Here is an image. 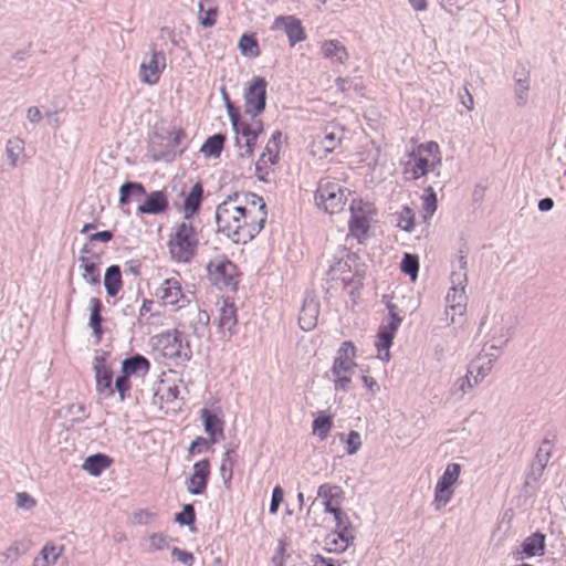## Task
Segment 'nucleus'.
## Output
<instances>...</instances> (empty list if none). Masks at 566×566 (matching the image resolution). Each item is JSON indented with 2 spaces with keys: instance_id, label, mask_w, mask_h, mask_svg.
I'll list each match as a JSON object with an SVG mask.
<instances>
[{
  "instance_id": "nucleus-1",
  "label": "nucleus",
  "mask_w": 566,
  "mask_h": 566,
  "mask_svg": "<svg viewBox=\"0 0 566 566\" xmlns=\"http://www.w3.org/2000/svg\"><path fill=\"white\" fill-rule=\"evenodd\" d=\"M442 163L441 150L436 142L418 145L409 155L403 165L405 180H417L430 171H434Z\"/></svg>"
},
{
  "instance_id": "nucleus-2",
  "label": "nucleus",
  "mask_w": 566,
  "mask_h": 566,
  "mask_svg": "<svg viewBox=\"0 0 566 566\" xmlns=\"http://www.w3.org/2000/svg\"><path fill=\"white\" fill-rule=\"evenodd\" d=\"M199 244V234L190 220H185L177 226L174 238L168 247L171 258L177 262H189L196 254Z\"/></svg>"
},
{
  "instance_id": "nucleus-3",
  "label": "nucleus",
  "mask_w": 566,
  "mask_h": 566,
  "mask_svg": "<svg viewBox=\"0 0 566 566\" xmlns=\"http://www.w3.org/2000/svg\"><path fill=\"white\" fill-rule=\"evenodd\" d=\"M242 210L229 196L217 206L214 212L217 231L237 244L242 243Z\"/></svg>"
},
{
  "instance_id": "nucleus-4",
  "label": "nucleus",
  "mask_w": 566,
  "mask_h": 566,
  "mask_svg": "<svg viewBox=\"0 0 566 566\" xmlns=\"http://www.w3.org/2000/svg\"><path fill=\"white\" fill-rule=\"evenodd\" d=\"M358 273V256L356 253L348 251L345 247H338L326 272L328 279L339 281L345 287L354 282Z\"/></svg>"
},
{
  "instance_id": "nucleus-5",
  "label": "nucleus",
  "mask_w": 566,
  "mask_h": 566,
  "mask_svg": "<svg viewBox=\"0 0 566 566\" xmlns=\"http://www.w3.org/2000/svg\"><path fill=\"white\" fill-rule=\"evenodd\" d=\"M208 277L219 290H234L238 285L237 265L226 255H217L206 266Z\"/></svg>"
},
{
  "instance_id": "nucleus-6",
  "label": "nucleus",
  "mask_w": 566,
  "mask_h": 566,
  "mask_svg": "<svg viewBox=\"0 0 566 566\" xmlns=\"http://www.w3.org/2000/svg\"><path fill=\"white\" fill-rule=\"evenodd\" d=\"M462 467L459 463H449L434 486L433 506L436 510L444 507L454 495V486L461 475Z\"/></svg>"
},
{
  "instance_id": "nucleus-7",
  "label": "nucleus",
  "mask_w": 566,
  "mask_h": 566,
  "mask_svg": "<svg viewBox=\"0 0 566 566\" xmlns=\"http://www.w3.org/2000/svg\"><path fill=\"white\" fill-rule=\"evenodd\" d=\"M315 202L326 213L333 214L343 210L345 195L343 188L332 181H321L315 191Z\"/></svg>"
},
{
  "instance_id": "nucleus-8",
  "label": "nucleus",
  "mask_w": 566,
  "mask_h": 566,
  "mask_svg": "<svg viewBox=\"0 0 566 566\" xmlns=\"http://www.w3.org/2000/svg\"><path fill=\"white\" fill-rule=\"evenodd\" d=\"M268 82L264 77L255 76L244 87V112L247 115L256 117L264 112L266 106Z\"/></svg>"
},
{
  "instance_id": "nucleus-9",
  "label": "nucleus",
  "mask_w": 566,
  "mask_h": 566,
  "mask_svg": "<svg viewBox=\"0 0 566 566\" xmlns=\"http://www.w3.org/2000/svg\"><path fill=\"white\" fill-rule=\"evenodd\" d=\"M232 129L235 134V146L240 149V157H251L258 137L263 133V122L252 117V123L249 124L240 118V125Z\"/></svg>"
},
{
  "instance_id": "nucleus-10",
  "label": "nucleus",
  "mask_w": 566,
  "mask_h": 566,
  "mask_svg": "<svg viewBox=\"0 0 566 566\" xmlns=\"http://www.w3.org/2000/svg\"><path fill=\"white\" fill-rule=\"evenodd\" d=\"M158 343L161 345L163 355L171 359L188 361L192 357L189 343L178 329L165 332L159 335Z\"/></svg>"
},
{
  "instance_id": "nucleus-11",
  "label": "nucleus",
  "mask_w": 566,
  "mask_h": 566,
  "mask_svg": "<svg viewBox=\"0 0 566 566\" xmlns=\"http://www.w3.org/2000/svg\"><path fill=\"white\" fill-rule=\"evenodd\" d=\"M166 67V55L163 51L151 48L149 55H145L140 64L139 77L146 84H156Z\"/></svg>"
},
{
  "instance_id": "nucleus-12",
  "label": "nucleus",
  "mask_w": 566,
  "mask_h": 566,
  "mask_svg": "<svg viewBox=\"0 0 566 566\" xmlns=\"http://www.w3.org/2000/svg\"><path fill=\"white\" fill-rule=\"evenodd\" d=\"M242 232H241V241L242 243H248L252 239L259 234L265 226L268 219V211H256V210H242Z\"/></svg>"
},
{
  "instance_id": "nucleus-13",
  "label": "nucleus",
  "mask_w": 566,
  "mask_h": 566,
  "mask_svg": "<svg viewBox=\"0 0 566 566\" xmlns=\"http://www.w3.org/2000/svg\"><path fill=\"white\" fill-rule=\"evenodd\" d=\"M350 218L348 220L349 233L359 241L367 234L369 229V220L367 213L370 212L369 205L361 207V202L356 203L355 200L349 206Z\"/></svg>"
},
{
  "instance_id": "nucleus-14",
  "label": "nucleus",
  "mask_w": 566,
  "mask_h": 566,
  "mask_svg": "<svg viewBox=\"0 0 566 566\" xmlns=\"http://www.w3.org/2000/svg\"><path fill=\"white\" fill-rule=\"evenodd\" d=\"M283 28L287 39L289 44L294 46L296 43L302 42L306 39L305 30L302 25L300 19L294 15H280L276 17L272 29Z\"/></svg>"
},
{
  "instance_id": "nucleus-15",
  "label": "nucleus",
  "mask_w": 566,
  "mask_h": 566,
  "mask_svg": "<svg viewBox=\"0 0 566 566\" xmlns=\"http://www.w3.org/2000/svg\"><path fill=\"white\" fill-rule=\"evenodd\" d=\"M105 354L94 358L93 369L95 371L96 389L101 395L111 397L114 394L113 371L105 365Z\"/></svg>"
},
{
  "instance_id": "nucleus-16",
  "label": "nucleus",
  "mask_w": 566,
  "mask_h": 566,
  "mask_svg": "<svg viewBox=\"0 0 566 566\" xmlns=\"http://www.w3.org/2000/svg\"><path fill=\"white\" fill-rule=\"evenodd\" d=\"M210 476V462L202 459L193 464V473L188 479L187 490L193 495H201L206 492Z\"/></svg>"
},
{
  "instance_id": "nucleus-17",
  "label": "nucleus",
  "mask_w": 566,
  "mask_h": 566,
  "mask_svg": "<svg viewBox=\"0 0 566 566\" xmlns=\"http://www.w3.org/2000/svg\"><path fill=\"white\" fill-rule=\"evenodd\" d=\"M355 354L356 348L352 342L346 340L342 343L334 358L331 373L337 374L339 370L343 373H354L357 366L354 361Z\"/></svg>"
},
{
  "instance_id": "nucleus-18",
  "label": "nucleus",
  "mask_w": 566,
  "mask_h": 566,
  "mask_svg": "<svg viewBox=\"0 0 566 566\" xmlns=\"http://www.w3.org/2000/svg\"><path fill=\"white\" fill-rule=\"evenodd\" d=\"M145 200L137 208L138 214H160L168 209V198L164 190L144 195Z\"/></svg>"
},
{
  "instance_id": "nucleus-19",
  "label": "nucleus",
  "mask_w": 566,
  "mask_h": 566,
  "mask_svg": "<svg viewBox=\"0 0 566 566\" xmlns=\"http://www.w3.org/2000/svg\"><path fill=\"white\" fill-rule=\"evenodd\" d=\"M156 296L166 306H180L179 302L184 298V293L178 280L167 279L157 289Z\"/></svg>"
},
{
  "instance_id": "nucleus-20",
  "label": "nucleus",
  "mask_w": 566,
  "mask_h": 566,
  "mask_svg": "<svg viewBox=\"0 0 566 566\" xmlns=\"http://www.w3.org/2000/svg\"><path fill=\"white\" fill-rule=\"evenodd\" d=\"M319 304L313 297H306L298 315V324L303 331H312L318 321Z\"/></svg>"
},
{
  "instance_id": "nucleus-21",
  "label": "nucleus",
  "mask_w": 566,
  "mask_h": 566,
  "mask_svg": "<svg viewBox=\"0 0 566 566\" xmlns=\"http://www.w3.org/2000/svg\"><path fill=\"white\" fill-rule=\"evenodd\" d=\"M334 520L336 522V534L340 539V545L339 547H335V551L339 549L343 552L355 538L354 528L348 515L342 509L334 515Z\"/></svg>"
},
{
  "instance_id": "nucleus-22",
  "label": "nucleus",
  "mask_w": 566,
  "mask_h": 566,
  "mask_svg": "<svg viewBox=\"0 0 566 566\" xmlns=\"http://www.w3.org/2000/svg\"><path fill=\"white\" fill-rule=\"evenodd\" d=\"M323 56L333 65L344 64L349 55L345 45L338 40H326L321 45Z\"/></svg>"
},
{
  "instance_id": "nucleus-23",
  "label": "nucleus",
  "mask_w": 566,
  "mask_h": 566,
  "mask_svg": "<svg viewBox=\"0 0 566 566\" xmlns=\"http://www.w3.org/2000/svg\"><path fill=\"white\" fill-rule=\"evenodd\" d=\"M201 419L205 432L210 437L211 443H217L220 439H224L223 421L216 413L203 408L201 410Z\"/></svg>"
},
{
  "instance_id": "nucleus-24",
  "label": "nucleus",
  "mask_w": 566,
  "mask_h": 566,
  "mask_svg": "<svg viewBox=\"0 0 566 566\" xmlns=\"http://www.w3.org/2000/svg\"><path fill=\"white\" fill-rule=\"evenodd\" d=\"M203 199V186L201 182H196L190 191L186 195L184 200V219L190 220L200 210Z\"/></svg>"
},
{
  "instance_id": "nucleus-25",
  "label": "nucleus",
  "mask_w": 566,
  "mask_h": 566,
  "mask_svg": "<svg viewBox=\"0 0 566 566\" xmlns=\"http://www.w3.org/2000/svg\"><path fill=\"white\" fill-rule=\"evenodd\" d=\"M229 197L241 210L268 211L266 203L261 196L253 192H233Z\"/></svg>"
},
{
  "instance_id": "nucleus-26",
  "label": "nucleus",
  "mask_w": 566,
  "mask_h": 566,
  "mask_svg": "<svg viewBox=\"0 0 566 566\" xmlns=\"http://www.w3.org/2000/svg\"><path fill=\"white\" fill-rule=\"evenodd\" d=\"M149 368V360L140 354H135L122 361V373L128 376H145Z\"/></svg>"
},
{
  "instance_id": "nucleus-27",
  "label": "nucleus",
  "mask_w": 566,
  "mask_h": 566,
  "mask_svg": "<svg viewBox=\"0 0 566 566\" xmlns=\"http://www.w3.org/2000/svg\"><path fill=\"white\" fill-rule=\"evenodd\" d=\"M113 463V459L105 453H95L87 457L82 464V469L93 476H98L103 471L108 469Z\"/></svg>"
},
{
  "instance_id": "nucleus-28",
  "label": "nucleus",
  "mask_w": 566,
  "mask_h": 566,
  "mask_svg": "<svg viewBox=\"0 0 566 566\" xmlns=\"http://www.w3.org/2000/svg\"><path fill=\"white\" fill-rule=\"evenodd\" d=\"M522 552L526 557L543 556L545 553V535L536 532L522 543Z\"/></svg>"
},
{
  "instance_id": "nucleus-29",
  "label": "nucleus",
  "mask_w": 566,
  "mask_h": 566,
  "mask_svg": "<svg viewBox=\"0 0 566 566\" xmlns=\"http://www.w3.org/2000/svg\"><path fill=\"white\" fill-rule=\"evenodd\" d=\"M146 195V189L143 184L137 181H126L119 188V205L126 206L132 200H137Z\"/></svg>"
},
{
  "instance_id": "nucleus-30",
  "label": "nucleus",
  "mask_w": 566,
  "mask_h": 566,
  "mask_svg": "<svg viewBox=\"0 0 566 566\" xmlns=\"http://www.w3.org/2000/svg\"><path fill=\"white\" fill-rule=\"evenodd\" d=\"M104 286L111 297H115L122 289V272L119 265H111L104 275Z\"/></svg>"
},
{
  "instance_id": "nucleus-31",
  "label": "nucleus",
  "mask_w": 566,
  "mask_h": 566,
  "mask_svg": "<svg viewBox=\"0 0 566 566\" xmlns=\"http://www.w3.org/2000/svg\"><path fill=\"white\" fill-rule=\"evenodd\" d=\"M62 551L63 547H59L53 543H46L34 558L32 566H53Z\"/></svg>"
},
{
  "instance_id": "nucleus-32",
  "label": "nucleus",
  "mask_w": 566,
  "mask_h": 566,
  "mask_svg": "<svg viewBox=\"0 0 566 566\" xmlns=\"http://www.w3.org/2000/svg\"><path fill=\"white\" fill-rule=\"evenodd\" d=\"M103 304L99 298L92 297L90 300V321L88 326L93 329L95 337L101 338L103 334L102 323L104 321L102 316Z\"/></svg>"
},
{
  "instance_id": "nucleus-33",
  "label": "nucleus",
  "mask_w": 566,
  "mask_h": 566,
  "mask_svg": "<svg viewBox=\"0 0 566 566\" xmlns=\"http://www.w3.org/2000/svg\"><path fill=\"white\" fill-rule=\"evenodd\" d=\"M210 316L206 311H197L193 317L190 319V328L192 335L197 339H202L209 334Z\"/></svg>"
},
{
  "instance_id": "nucleus-34",
  "label": "nucleus",
  "mask_w": 566,
  "mask_h": 566,
  "mask_svg": "<svg viewBox=\"0 0 566 566\" xmlns=\"http://www.w3.org/2000/svg\"><path fill=\"white\" fill-rule=\"evenodd\" d=\"M448 307L452 315H463L467 308V295L464 289L452 287L447 295Z\"/></svg>"
},
{
  "instance_id": "nucleus-35",
  "label": "nucleus",
  "mask_w": 566,
  "mask_h": 566,
  "mask_svg": "<svg viewBox=\"0 0 566 566\" xmlns=\"http://www.w3.org/2000/svg\"><path fill=\"white\" fill-rule=\"evenodd\" d=\"M238 323L237 310L233 303L223 302L219 315V328L232 333Z\"/></svg>"
},
{
  "instance_id": "nucleus-36",
  "label": "nucleus",
  "mask_w": 566,
  "mask_h": 566,
  "mask_svg": "<svg viewBox=\"0 0 566 566\" xmlns=\"http://www.w3.org/2000/svg\"><path fill=\"white\" fill-rule=\"evenodd\" d=\"M374 345L378 353V359L381 361L389 360V322H382Z\"/></svg>"
},
{
  "instance_id": "nucleus-37",
  "label": "nucleus",
  "mask_w": 566,
  "mask_h": 566,
  "mask_svg": "<svg viewBox=\"0 0 566 566\" xmlns=\"http://www.w3.org/2000/svg\"><path fill=\"white\" fill-rule=\"evenodd\" d=\"M218 8L213 0L199 1V20L202 27L210 28L216 24Z\"/></svg>"
},
{
  "instance_id": "nucleus-38",
  "label": "nucleus",
  "mask_w": 566,
  "mask_h": 566,
  "mask_svg": "<svg viewBox=\"0 0 566 566\" xmlns=\"http://www.w3.org/2000/svg\"><path fill=\"white\" fill-rule=\"evenodd\" d=\"M226 136L223 134H214L209 136L201 147V153L206 157L218 158L223 149Z\"/></svg>"
},
{
  "instance_id": "nucleus-39",
  "label": "nucleus",
  "mask_w": 566,
  "mask_h": 566,
  "mask_svg": "<svg viewBox=\"0 0 566 566\" xmlns=\"http://www.w3.org/2000/svg\"><path fill=\"white\" fill-rule=\"evenodd\" d=\"M317 495L323 499V501L335 502V504H340L344 491L338 485H332L328 483L319 485L317 490Z\"/></svg>"
},
{
  "instance_id": "nucleus-40",
  "label": "nucleus",
  "mask_w": 566,
  "mask_h": 566,
  "mask_svg": "<svg viewBox=\"0 0 566 566\" xmlns=\"http://www.w3.org/2000/svg\"><path fill=\"white\" fill-rule=\"evenodd\" d=\"M238 46L244 56L256 57L260 55L258 41L252 34H243L239 40Z\"/></svg>"
},
{
  "instance_id": "nucleus-41",
  "label": "nucleus",
  "mask_w": 566,
  "mask_h": 566,
  "mask_svg": "<svg viewBox=\"0 0 566 566\" xmlns=\"http://www.w3.org/2000/svg\"><path fill=\"white\" fill-rule=\"evenodd\" d=\"M339 144V137L335 133H326L324 137L315 143L314 153H323L324 156L332 153Z\"/></svg>"
},
{
  "instance_id": "nucleus-42",
  "label": "nucleus",
  "mask_w": 566,
  "mask_h": 566,
  "mask_svg": "<svg viewBox=\"0 0 566 566\" xmlns=\"http://www.w3.org/2000/svg\"><path fill=\"white\" fill-rule=\"evenodd\" d=\"M437 210V196L431 186L424 189L422 196V217L429 219L433 216Z\"/></svg>"
},
{
  "instance_id": "nucleus-43",
  "label": "nucleus",
  "mask_w": 566,
  "mask_h": 566,
  "mask_svg": "<svg viewBox=\"0 0 566 566\" xmlns=\"http://www.w3.org/2000/svg\"><path fill=\"white\" fill-rule=\"evenodd\" d=\"M400 269L405 274L410 276V280L412 282H415L418 276V271H419L418 256L413 255V254L406 253L401 261Z\"/></svg>"
},
{
  "instance_id": "nucleus-44",
  "label": "nucleus",
  "mask_w": 566,
  "mask_h": 566,
  "mask_svg": "<svg viewBox=\"0 0 566 566\" xmlns=\"http://www.w3.org/2000/svg\"><path fill=\"white\" fill-rule=\"evenodd\" d=\"M333 426L332 417L321 415L313 420V431L323 440L328 436Z\"/></svg>"
},
{
  "instance_id": "nucleus-45",
  "label": "nucleus",
  "mask_w": 566,
  "mask_h": 566,
  "mask_svg": "<svg viewBox=\"0 0 566 566\" xmlns=\"http://www.w3.org/2000/svg\"><path fill=\"white\" fill-rule=\"evenodd\" d=\"M220 91H221L222 99H223L224 106L227 108V112H228V115H229V118L231 122V126H232V128H237L238 125H240V116H241L240 112L234 106V104L231 102L226 87L222 86Z\"/></svg>"
},
{
  "instance_id": "nucleus-46",
  "label": "nucleus",
  "mask_w": 566,
  "mask_h": 566,
  "mask_svg": "<svg viewBox=\"0 0 566 566\" xmlns=\"http://www.w3.org/2000/svg\"><path fill=\"white\" fill-rule=\"evenodd\" d=\"M397 227L405 231H412L415 228V212L406 207L397 216Z\"/></svg>"
},
{
  "instance_id": "nucleus-47",
  "label": "nucleus",
  "mask_w": 566,
  "mask_h": 566,
  "mask_svg": "<svg viewBox=\"0 0 566 566\" xmlns=\"http://www.w3.org/2000/svg\"><path fill=\"white\" fill-rule=\"evenodd\" d=\"M175 522L180 525L192 526L196 522V513L192 504H185L182 511L175 515Z\"/></svg>"
},
{
  "instance_id": "nucleus-48",
  "label": "nucleus",
  "mask_w": 566,
  "mask_h": 566,
  "mask_svg": "<svg viewBox=\"0 0 566 566\" xmlns=\"http://www.w3.org/2000/svg\"><path fill=\"white\" fill-rule=\"evenodd\" d=\"M21 151H22V140L17 138L14 140L8 142L7 148H6V154H7L8 163L11 167H14L17 165V160H18V157L21 154Z\"/></svg>"
},
{
  "instance_id": "nucleus-49",
  "label": "nucleus",
  "mask_w": 566,
  "mask_h": 566,
  "mask_svg": "<svg viewBox=\"0 0 566 566\" xmlns=\"http://www.w3.org/2000/svg\"><path fill=\"white\" fill-rule=\"evenodd\" d=\"M266 155H269V161L271 164H275L279 158V147L271 144V142L268 143V145L265 147V151L261 154L259 160L255 164L256 171H261L262 164H266V161H265Z\"/></svg>"
},
{
  "instance_id": "nucleus-50",
  "label": "nucleus",
  "mask_w": 566,
  "mask_h": 566,
  "mask_svg": "<svg viewBox=\"0 0 566 566\" xmlns=\"http://www.w3.org/2000/svg\"><path fill=\"white\" fill-rule=\"evenodd\" d=\"M83 270V273H82V279L91 284V285H98L101 280H99V271H98V265L96 262H93L91 264H86Z\"/></svg>"
},
{
  "instance_id": "nucleus-51",
  "label": "nucleus",
  "mask_w": 566,
  "mask_h": 566,
  "mask_svg": "<svg viewBox=\"0 0 566 566\" xmlns=\"http://www.w3.org/2000/svg\"><path fill=\"white\" fill-rule=\"evenodd\" d=\"M129 377L130 376L122 373V375H119L115 380V390L118 392L120 401H124L126 397L129 395Z\"/></svg>"
},
{
  "instance_id": "nucleus-52",
  "label": "nucleus",
  "mask_w": 566,
  "mask_h": 566,
  "mask_svg": "<svg viewBox=\"0 0 566 566\" xmlns=\"http://www.w3.org/2000/svg\"><path fill=\"white\" fill-rule=\"evenodd\" d=\"M354 373H343L339 370L337 374H332L334 386L336 390L347 391L352 382V375Z\"/></svg>"
},
{
  "instance_id": "nucleus-53",
  "label": "nucleus",
  "mask_w": 566,
  "mask_h": 566,
  "mask_svg": "<svg viewBox=\"0 0 566 566\" xmlns=\"http://www.w3.org/2000/svg\"><path fill=\"white\" fill-rule=\"evenodd\" d=\"M346 452L349 455L355 454L361 447L360 434L357 431L352 430L346 439Z\"/></svg>"
},
{
  "instance_id": "nucleus-54",
  "label": "nucleus",
  "mask_w": 566,
  "mask_h": 566,
  "mask_svg": "<svg viewBox=\"0 0 566 566\" xmlns=\"http://www.w3.org/2000/svg\"><path fill=\"white\" fill-rule=\"evenodd\" d=\"M17 506L22 510H31L35 506V500L27 492H19L15 495Z\"/></svg>"
},
{
  "instance_id": "nucleus-55",
  "label": "nucleus",
  "mask_w": 566,
  "mask_h": 566,
  "mask_svg": "<svg viewBox=\"0 0 566 566\" xmlns=\"http://www.w3.org/2000/svg\"><path fill=\"white\" fill-rule=\"evenodd\" d=\"M171 555L175 557L178 562L182 563L187 566H192L195 562L193 554L184 549H180L179 547H174L171 549Z\"/></svg>"
},
{
  "instance_id": "nucleus-56",
  "label": "nucleus",
  "mask_w": 566,
  "mask_h": 566,
  "mask_svg": "<svg viewBox=\"0 0 566 566\" xmlns=\"http://www.w3.org/2000/svg\"><path fill=\"white\" fill-rule=\"evenodd\" d=\"M284 492L280 485H276L272 491V499L270 503V513L275 514L283 502Z\"/></svg>"
},
{
  "instance_id": "nucleus-57",
  "label": "nucleus",
  "mask_w": 566,
  "mask_h": 566,
  "mask_svg": "<svg viewBox=\"0 0 566 566\" xmlns=\"http://www.w3.org/2000/svg\"><path fill=\"white\" fill-rule=\"evenodd\" d=\"M490 370L489 363L488 364H480L479 361H473L469 366V374L479 377V381L484 378Z\"/></svg>"
},
{
  "instance_id": "nucleus-58",
  "label": "nucleus",
  "mask_w": 566,
  "mask_h": 566,
  "mask_svg": "<svg viewBox=\"0 0 566 566\" xmlns=\"http://www.w3.org/2000/svg\"><path fill=\"white\" fill-rule=\"evenodd\" d=\"M69 412L73 416V421L75 422H81L87 418L86 408L83 403L71 405Z\"/></svg>"
},
{
  "instance_id": "nucleus-59",
  "label": "nucleus",
  "mask_w": 566,
  "mask_h": 566,
  "mask_svg": "<svg viewBox=\"0 0 566 566\" xmlns=\"http://www.w3.org/2000/svg\"><path fill=\"white\" fill-rule=\"evenodd\" d=\"M458 382H459L460 390L464 394L468 390L472 389L479 382V377L478 376L473 377L468 371L467 375L464 377L460 378Z\"/></svg>"
},
{
  "instance_id": "nucleus-60",
  "label": "nucleus",
  "mask_w": 566,
  "mask_h": 566,
  "mask_svg": "<svg viewBox=\"0 0 566 566\" xmlns=\"http://www.w3.org/2000/svg\"><path fill=\"white\" fill-rule=\"evenodd\" d=\"M149 546L154 551H160L168 547V542L163 534H153L149 537Z\"/></svg>"
},
{
  "instance_id": "nucleus-61",
  "label": "nucleus",
  "mask_w": 566,
  "mask_h": 566,
  "mask_svg": "<svg viewBox=\"0 0 566 566\" xmlns=\"http://www.w3.org/2000/svg\"><path fill=\"white\" fill-rule=\"evenodd\" d=\"M1 555L4 557V560L11 559V562H14L22 555V551L20 549L19 543L14 542Z\"/></svg>"
},
{
  "instance_id": "nucleus-62",
  "label": "nucleus",
  "mask_w": 566,
  "mask_h": 566,
  "mask_svg": "<svg viewBox=\"0 0 566 566\" xmlns=\"http://www.w3.org/2000/svg\"><path fill=\"white\" fill-rule=\"evenodd\" d=\"M114 234L109 230L99 231L96 233H92L88 235V240L91 242L99 241V242H109L113 239Z\"/></svg>"
},
{
  "instance_id": "nucleus-63",
  "label": "nucleus",
  "mask_w": 566,
  "mask_h": 566,
  "mask_svg": "<svg viewBox=\"0 0 566 566\" xmlns=\"http://www.w3.org/2000/svg\"><path fill=\"white\" fill-rule=\"evenodd\" d=\"M464 93L460 95L461 104L469 111H473L474 108V99L472 94L470 93L468 84L464 85Z\"/></svg>"
},
{
  "instance_id": "nucleus-64",
  "label": "nucleus",
  "mask_w": 566,
  "mask_h": 566,
  "mask_svg": "<svg viewBox=\"0 0 566 566\" xmlns=\"http://www.w3.org/2000/svg\"><path fill=\"white\" fill-rule=\"evenodd\" d=\"M232 471H233L232 463H227V460H222L221 465H220V474L226 484L231 481Z\"/></svg>"
}]
</instances>
